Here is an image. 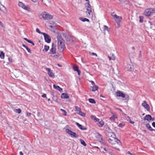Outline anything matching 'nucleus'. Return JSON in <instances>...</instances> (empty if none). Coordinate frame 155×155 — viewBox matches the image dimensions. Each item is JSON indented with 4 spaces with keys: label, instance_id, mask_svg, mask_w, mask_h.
<instances>
[{
    "label": "nucleus",
    "instance_id": "1",
    "mask_svg": "<svg viewBox=\"0 0 155 155\" xmlns=\"http://www.w3.org/2000/svg\"><path fill=\"white\" fill-rule=\"evenodd\" d=\"M85 7L87 8V10L88 11L86 12L87 17H92L93 16L92 9L89 2L85 4Z\"/></svg>",
    "mask_w": 155,
    "mask_h": 155
},
{
    "label": "nucleus",
    "instance_id": "2",
    "mask_svg": "<svg viewBox=\"0 0 155 155\" xmlns=\"http://www.w3.org/2000/svg\"><path fill=\"white\" fill-rule=\"evenodd\" d=\"M155 12L154 8H147L144 11L143 14L146 16H150Z\"/></svg>",
    "mask_w": 155,
    "mask_h": 155
},
{
    "label": "nucleus",
    "instance_id": "3",
    "mask_svg": "<svg viewBox=\"0 0 155 155\" xmlns=\"http://www.w3.org/2000/svg\"><path fill=\"white\" fill-rule=\"evenodd\" d=\"M117 97H121L122 98H125V100L128 101L129 100V97L128 95L126 94H124L120 91H118L116 93Z\"/></svg>",
    "mask_w": 155,
    "mask_h": 155
},
{
    "label": "nucleus",
    "instance_id": "4",
    "mask_svg": "<svg viewBox=\"0 0 155 155\" xmlns=\"http://www.w3.org/2000/svg\"><path fill=\"white\" fill-rule=\"evenodd\" d=\"M65 132L69 135H70L72 138H77L78 137V135L75 132H73L68 129H67L65 130Z\"/></svg>",
    "mask_w": 155,
    "mask_h": 155
},
{
    "label": "nucleus",
    "instance_id": "5",
    "mask_svg": "<svg viewBox=\"0 0 155 155\" xmlns=\"http://www.w3.org/2000/svg\"><path fill=\"white\" fill-rule=\"evenodd\" d=\"M41 16L42 17L45 19L46 20H50L52 18V16L48 14L46 12H44L42 13Z\"/></svg>",
    "mask_w": 155,
    "mask_h": 155
},
{
    "label": "nucleus",
    "instance_id": "6",
    "mask_svg": "<svg viewBox=\"0 0 155 155\" xmlns=\"http://www.w3.org/2000/svg\"><path fill=\"white\" fill-rule=\"evenodd\" d=\"M108 135L109 137H111L114 138V143L116 142L119 145H120L121 144V143L120 141L119 140H118L117 138L116 137L115 134L114 133L112 132L110 133Z\"/></svg>",
    "mask_w": 155,
    "mask_h": 155
},
{
    "label": "nucleus",
    "instance_id": "7",
    "mask_svg": "<svg viewBox=\"0 0 155 155\" xmlns=\"http://www.w3.org/2000/svg\"><path fill=\"white\" fill-rule=\"evenodd\" d=\"M58 49L60 52H62L64 51L65 46L64 42H60L58 43Z\"/></svg>",
    "mask_w": 155,
    "mask_h": 155
},
{
    "label": "nucleus",
    "instance_id": "8",
    "mask_svg": "<svg viewBox=\"0 0 155 155\" xmlns=\"http://www.w3.org/2000/svg\"><path fill=\"white\" fill-rule=\"evenodd\" d=\"M42 34L44 35L45 41L49 43L51 41V38L50 36L47 34L45 33H42Z\"/></svg>",
    "mask_w": 155,
    "mask_h": 155
},
{
    "label": "nucleus",
    "instance_id": "9",
    "mask_svg": "<svg viewBox=\"0 0 155 155\" xmlns=\"http://www.w3.org/2000/svg\"><path fill=\"white\" fill-rule=\"evenodd\" d=\"M134 66L133 64L131 63L130 64H127L125 67V69L128 71H131L134 69Z\"/></svg>",
    "mask_w": 155,
    "mask_h": 155
},
{
    "label": "nucleus",
    "instance_id": "10",
    "mask_svg": "<svg viewBox=\"0 0 155 155\" xmlns=\"http://www.w3.org/2000/svg\"><path fill=\"white\" fill-rule=\"evenodd\" d=\"M114 20L117 23L118 25H119V23L121 21L122 18L121 16H119L117 15L116 14H115L114 15Z\"/></svg>",
    "mask_w": 155,
    "mask_h": 155
},
{
    "label": "nucleus",
    "instance_id": "11",
    "mask_svg": "<svg viewBox=\"0 0 155 155\" xmlns=\"http://www.w3.org/2000/svg\"><path fill=\"white\" fill-rule=\"evenodd\" d=\"M50 54H54L56 53L55 45L53 43L52 45L51 48L50 50Z\"/></svg>",
    "mask_w": 155,
    "mask_h": 155
},
{
    "label": "nucleus",
    "instance_id": "12",
    "mask_svg": "<svg viewBox=\"0 0 155 155\" xmlns=\"http://www.w3.org/2000/svg\"><path fill=\"white\" fill-rule=\"evenodd\" d=\"M95 136L97 140L100 142H101L103 140V136L98 133H96L95 134Z\"/></svg>",
    "mask_w": 155,
    "mask_h": 155
},
{
    "label": "nucleus",
    "instance_id": "13",
    "mask_svg": "<svg viewBox=\"0 0 155 155\" xmlns=\"http://www.w3.org/2000/svg\"><path fill=\"white\" fill-rule=\"evenodd\" d=\"M142 106L145 108L148 111L150 110V107L149 105L147 104L145 101L142 104Z\"/></svg>",
    "mask_w": 155,
    "mask_h": 155
},
{
    "label": "nucleus",
    "instance_id": "14",
    "mask_svg": "<svg viewBox=\"0 0 155 155\" xmlns=\"http://www.w3.org/2000/svg\"><path fill=\"white\" fill-rule=\"evenodd\" d=\"M46 70L48 71V74L50 77H52L53 78L55 76L54 73L52 72L50 68H46Z\"/></svg>",
    "mask_w": 155,
    "mask_h": 155
},
{
    "label": "nucleus",
    "instance_id": "15",
    "mask_svg": "<svg viewBox=\"0 0 155 155\" xmlns=\"http://www.w3.org/2000/svg\"><path fill=\"white\" fill-rule=\"evenodd\" d=\"M76 124L77 126L81 130H85L87 129V128L84 127L82 125L80 124L79 123L76 122Z\"/></svg>",
    "mask_w": 155,
    "mask_h": 155
},
{
    "label": "nucleus",
    "instance_id": "16",
    "mask_svg": "<svg viewBox=\"0 0 155 155\" xmlns=\"http://www.w3.org/2000/svg\"><path fill=\"white\" fill-rule=\"evenodd\" d=\"M63 35L65 37L66 40L68 41H70L71 40V37L69 35L63 33Z\"/></svg>",
    "mask_w": 155,
    "mask_h": 155
},
{
    "label": "nucleus",
    "instance_id": "17",
    "mask_svg": "<svg viewBox=\"0 0 155 155\" xmlns=\"http://www.w3.org/2000/svg\"><path fill=\"white\" fill-rule=\"evenodd\" d=\"M97 122L98 123H97V126L100 127H103V126L104 125V122L102 120H99V121H97Z\"/></svg>",
    "mask_w": 155,
    "mask_h": 155
},
{
    "label": "nucleus",
    "instance_id": "18",
    "mask_svg": "<svg viewBox=\"0 0 155 155\" xmlns=\"http://www.w3.org/2000/svg\"><path fill=\"white\" fill-rule=\"evenodd\" d=\"M57 39L58 40V43L62 42H64V41L62 38L61 36L60 35H58L57 36Z\"/></svg>",
    "mask_w": 155,
    "mask_h": 155
},
{
    "label": "nucleus",
    "instance_id": "19",
    "mask_svg": "<svg viewBox=\"0 0 155 155\" xmlns=\"http://www.w3.org/2000/svg\"><path fill=\"white\" fill-rule=\"evenodd\" d=\"M73 68L74 71L77 72L78 75H79L80 74V71L79 70L78 66L77 65L74 66L73 67Z\"/></svg>",
    "mask_w": 155,
    "mask_h": 155
},
{
    "label": "nucleus",
    "instance_id": "20",
    "mask_svg": "<svg viewBox=\"0 0 155 155\" xmlns=\"http://www.w3.org/2000/svg\"><path fill=\"white\" fill-rule=\"evenodd\" d=\"M144 119L145 120L147 121H150L152 120V117L149 114L147 115L144 117Z\"/></svg>",
    "mask_w": 155,
    "mask_h": 155
},
{
    "label": "nucleus",
    "instance_id": "21",
    "mask_svg": "<svg viewBox=\"0 0 155 155\" xmlns=\"http://www.w3.org/2000/svg\"><path fill=\"white\" fill-rule=\"evenodd\" d=\"M90 117L95 122L99 121L100 120V119L97 118L95 116L91 115Z\"/></svg>",
    "mask_w": 155,
    "mask_h": 155
},
{
    "label": "nucleus",
    "instance_id": "22",
    "mask_svg": "<svg viewBox=\"0 0 155 155\" xmlns=\"http://www.w3.org/2000/svg\"><path fill=\"white\" fill-rule=\"evenodd\" d=\"M124 118L127 121H129L130 124H134V122L131 121L130 117L127 115Z\"/></svg>",
    "mask_w": 155,
    "mask_h": 155
},
{
    "label": "nucleus",
    "instance_id": "23",
    "mask_svg": "<svg viewBox=\"0 0 155 155\" xmlns=\"http://www.w3.org/2000/svg\"><path fill=\"white\" fill-rule=\"evenodd\" d=\"M53 87L54 89L58 90L60 92H61L62 91V88L60 87L59 86L56 85L54 84Z\"/></svg>",
    "mask_w": 155,
    "mask_h": 155
},
{
    "label": "nucleus",
    "instance_id": "24",
    "mask_svg": "<svg viewBox=\"0 0 155 155\" xmlns=\"http://www.w3.org/2000/svg\"><path fill=\"white\" fill-rule=\"evenodd\" d=\"M146 126L149 130L151 131H155V130L153 129L149 124H146Z\"/></svg>",
    "mask_w": 155,
    "mask_h": 155
},
{
    "label": "nucleus",
    "instance_id": "25",
    "mask_svg": "<svg viewBox=\"0 0 155 155\" xmlns=\"http://www.w3.org/2000/svg\"><path fill=\"white\" fill-rule=\"evenodd\" d=\"M69 97L67 94L64 93L61 94V97L62 98H68Z\"/></svg>",
    "mask_w": 155,
    "mask_h": 155
},
{
    "label": "nucleus",
    "instance_id": "26",
    "mask_svg": "<svg viewBox=\"0 0 155 155\" xmlns=\"http://www.w3.org/2000/svg\"><path fill=\"white\" fill-rule=\"evenodd\" d=\"M22 46L24 47L27 51L30 53H31V51L30 48H28L24 44L22 45Z\"/></svg>",
    "mask_w": 155,
    "mask_h": 155
},
{
    "label": "nucleus",
    "instance_id": "27",
    "mask_svg": "<svg viewBox=\"0 0 155 155\" xmlns=\"http://www.w3.org/2000/svg\"><path fill=\"white\" fill-rule=\"evenodd\" d=\"M107 140L109 143H110L112 144H115L114 140V138H113L112 139L109 138L107 139Z\"/></svg>",
    "mask_w": 155,
    "mask_h": 155
},
{
    "label": "nucleus",
    "instance_id": "28",
    "mask_svg": "<svg viewBox=\"0 0 155 155\" xmlns=\"http://www.w3.org/2000/svg\"><path fill=\"white\" fill-rule=\"evenodd\" d=\"M79 19L83 22H89V20L87 18H80Z\"/></svg>",
    "mask_w": 155,
    "mask_h": 155
},
{
    "label": "nucleus",
    "instance_id": "29",
    "mask_svg": "<svg viewBox=\"0 0 155 155\" xmlns=\"http://www.w3.org/2000/svg\"><path fill=\"white\" fill-rule=\"evenodd\" d=\"M98 87L96 85H94L92 87L91 91H94L98 89Z\"/></svg>",
    "mask_w": 155,
    "mask_h": 155
},
{
    "label": "nucleus",
    "instance_id": "30",
    "mask_svg": "<svg viewBox=\"0 0 155 155\" xmlns=\"http://www.w3.org/2000/svg\"><path fill=\"white\" fill-rule=\"evenodd\" d=\"M0 57L2 59H3L5 57V54L4 52L0 51Z\"/></svg>",
    "mask_w": 155,
    "mask_h": 155
},
{
    "label": "nucleus",
    "instance_id": "31",
    "mask_svg": "<svg viewBox=\"0 0 155 155\" xmlns=\"http://www.w3.org/2000/svg\"><path fill=\"white\" fill-rule=\"evenodd\" d=\"M21 8H23V9H24L25 10H26L27 11H28L29 9V8H28V5L26 6L24 4V5H23V6Z\"/></svg>",
    "mask_w": 155,
    "mask_h": 155
},
{
    "label": "nucleus",
    "instance_id": "32",
    "mask_svg": "<svg viewBox=\"0 0 155 155\" xmlns=\"http://www.w3.org/2000/svg\"><path fill=\"white\" fill-rule=\"evenodd\" d=\"M88 100H89V102H90V103H93V104H95L96 103L95 100L93 99L89 98L88 99Z\"/></svg>",
    "mask_w": 155,
    "mask_h": 155
},
{
    "label": "nucleus",
    "instance_id": "33",
    "mask_svg": "<svg viewBox=\"0 0 155 155\" xmlns=\"http://www.w3.org/2000/svg\"><path fill=\"white\" fill-rule=\"evenodd\" d=\"M80 141L81 142V143L82 145H83L84 146H86V144L85 143L84 140H83L82 139H80Z\"/></svg>",
    "mask_w": 155,
    "mask_h": 155
},
{
    "label": "nucleus",
    "instance_id": "34",
    "mask_svg": "<svg viewBox=\"0 0 155 155\" xmlns=\"http://www.w3.org/2000/svg\"><path fill=\"white\" fill-rule=\"evenodd\" d=\"M78 114L83 117H85V113L82 112L81 111L78 113Z\"/></svg>",
    "mask_w": 155,
    "mask_h": 155
},
{
    "label": "nucleus",
    "instance_id": "35",
    "mask_svg": "<svg viewBox=\"0 0 155 155\" xmlns=\"http://www.w3.org/2000/svg\"><path fill=\"white\" fill-rule=\"evenodd\" d=\"M15 112L18 114H20L21 112V110L20 109H16L15 110Z\"/></svg>",
    "mask_w": 155,
    "mask_h": 155
},
{
    "label": "nucleus",
    "instance_id": "36",
    "mask_svg": "<svg viewBox=\"0 0 155 155\" xmlns=\"http://www.w3.org/2000/svg\"><path fill=\"white\" fill-rule=\"evenodd\" d=\"M49 49V47L48 46L45 45L44 46V49L46 52H47Z\"/></svg>",
    "mask_w": 155,
    "mask_h": 155
},
{
    "label": "nucleus",
    "instance_id": "37",
    "mask_svg": "<svg viewBox=\"0 0 155 155\" xmlns=\"http://www.w3.org/2000/svg\"><path fill=\"white\" fill-rule=\"evenodd\" d=\"M75 109L76 111H78L79 112L81 111V109L78 106L75 107Z\"/></svg>",
    "mask_w": 155,
    "mask_h": 155
},
{
    "label": "nucleus",
    "instance_id": "38",
    "mask_svg": "<svg viewBox=\"0 0 155 155\" xmlns=\"http://www.w3.org/2000/svg\"><path fill=\"white\" fill-rule=\"evenodd\" d=\"M117 117L115 115H113L110 118V120H115V119H117Z\"/></svg>",
    "mask_w": 155,
    "mask_h": 155
},
{
    "label": "nucleus",
    "instance_id": "39",
    "mask_svg": "<svg viewBox=\"0 0 155 155\" xmlns=\"http://www.w3.org/2000/svg\"><path fill=\"white\" fill-rule=\"evenodd\" d=\"M24 4L23 3V2H19L18 3V6L21 8H22Z\"/></svg>",
    "mask_w": 155,
    "mask_h": 155
},
{
    "label": "nucleus",
    "instance_id": "40",
    "mask_svg": "<svg viewBox=\"0 0 155 155\" xmlns=\"http://www.w3.org/2000/svg\"><path fill=\"white\" fill-rule=\"evenodd\" d=\"M61 110L63 113L64 115L65 116L66 115L67 112L65 110L63 109H61Z\"/></svg>",
    "mask_w": 155,
    "mask_h": 155
},
{
    "label": "nucleus",
    "instance_id": "41",
    "mask_svg": "<svg viewBox=\"0 0 155 155\" xmlns=\"http://www.w3.org/2000/svg\"><path fill=\"white\" fill-rule=\"evenodd\" d=\"M140 22V23H142L143 22V17L142 16H140L139 17Z\"/></svg>",
    "mask_w": 155,
    "mask_h": 155
},
{
    "label": "nucleus",
    "instance_id": "42",
    "mask_svg": "<svg viewBox=\"0 0 155 155\" xmlns=\"http://www.w3.org/2000/svg\"><path fill=\"white\" fill-rule=\"evenodd\" d=\"M104 29L105 30H107L108 31H109L108 27L106 25L104 26Z\"/></svg>",
    "mask_w": 155,
    "mask_h": 155
},
{
    "label": "nucleus",
    "instance_id": "43",
    "mask_svg": "<svg viewBox=\"0 0 155 155\" xmlns=\"http://www.w3.org/2000/svg\"><path fill=\"white\" fill-rule=\"evenodd\" d=\"M36 31L39 34H42V33H44V32H41L39 29L38 28H36Z\"/></svg>",
    "mask_w": 155,
    "mask_h": 155
},
{
    "label": "nucleus",
    "instance_id": "44",
    "mask_svg": "<svg viewBox=\"0 0 155 155\" xmlns=\"http://www.w3.org/2000/svg\"><path fill=\"white\" fill-rule=\"evenodd\" d=\"M24 39L26 41H27V42H28V43H31V41L28 39L27 38H24Z\"/></svg>",
    "mask_w": 155,
    "mask_h": 155
},
{
    "label": "nucleus",
    "instance_id": "45",
    "mask_svg": "<svg viewBox=\"0 0 155 155\" xmlns=\"http://www.w3.org/2000/svg\"><path fill=\"white\" fill-rule=\"evenodd\" d=\"M90 54L91 55L95 56L96 57L97 56V54L91 52L90 53Z\"/></svg>",
    "mask_w": 155,
    "mask_h": 155
},
{
    "label": "nucleus",
    "instance_id": "46",
    "mask_svg": "<svg viewBox=\"0 0 155 155\" xmlns=\"http://www.w3.org/2000/svg\"><path fill=\"white\" fill-rule=\"evenodd\" d=\"M124 126V125L123 124H122V123H120L119 125V126L120 127H123Z\"/></svg>",
    "mask_w": 155,
    "mask_h": 155
},
{
    "label": "nucleus",
    "instance_id": "47",
    "mask_svg": "<svg viewBox=\"0 0 155 155\" xmlns=\"http://www.w3.org/2000/svg\"><path fill=\"white\" fill-rule=\"evenodd\" d=\"M31 114L30 113L27 112L26 114V115L27 117H29Z\"/></svg>",
    "mask_w": 155,
    "mask_h": 155
},
{
    "label": "nucleus",
    "instance_id": "48",
    "mask_svg": "<svg viewBox=\"0 0 155 155\" xmlns=\"http://www.w3.org/2000/svg\"><path fill=\"white\" fill-rule=\"evenodd\" d=\"M41 96L45 98L46 97V94H44L42 95Z\"/></svg>",
    "mask_w": 155,
    "mask_h": 155
},
{
    "label": "nucleus",
    "instance_id": "49",
    "mask_svg": "<svg viewBox=\"0 0 155 155\" xmlns=\"http://www.w3.org/2000/svg\"><path fill=\"white\" fill-rule=\"evenodd\" d=\"M122 113V114L123 116H124V117L126 116L127 115V114H125L124 113L123 111L122 112H121Z\"/></svg>",
    "mask_w": 155,
    "mask_h": 155
},
{
    "label": "nucleus",
    "instance_id": "50",
    "mask_svg": "<svg viewBox=\"0 0 155 155\" xmlns=\"http://www.w3.org/2000/svg\"><path fill=\"white\" fill-rule=\"evenodd\" d=\"M127 153L128 154H130V155H134L133 154H132V153H130V152L129 151H128L127 152Z\"/></svg>",
    "mask_w": 155,
    "mask_h": 155
},
{
    "label": "nucleus",
    "instance_id": "51",
    "mask_svg": "<svg viewBox=\"0 0 155 155\" xmlns=\"http://www.w3.org/2000/svg\"><path fill=\"white\" fill-rule=\"evenodd\" d=\"M116 110H119V111H120L121 112H122V110L120 109V108H116Z\"/></svg>",
    "mask_w": 155,
    "mask_h": 155
},
{
    "label": "nucleus",
    "instance_id": "52",
    "mask_svg": "<svg viewBox=\"0 0 155 155\" xmlns=\"http://www.w3.org/2000/svg\"><path fill=\"white\" fill-rule=\"evenodd\" d=\"M152 125L153 127L155 128V122H154L152 123Z\"/></svg>",
    "mask_w": 155,
    "mask_h": 155
},
{
    "label": "nucleus",
    "instance_id": "53",
    "mask_svg": "<svg viewBox=\"0 0 155 155\" xmlns=\"http://www.w3.org/2000/svg\"><path fill=\"white\" fill-rule=\"evenodd\" d=\"M91 84L92 85H93V86L95 85V83L93 81H91Z\"/></svg>",
    "mask_w": 155,
    "mask_h": 155
},
{
    "label": "nucleus",
    "instance_id": "54",
    "mask_svg": "<svg viewBox=\"0 0 155 155\" xmlns=\"http://www.w3.org/2000/svg\"><path fill=\"white\" fill-rule=\"evenodd\" d=\"M30 43L33 46H34L35 45L34 43L32 41H31V43Z\"/></svg>",
    "mask_w": 155,
    "mask_h": 155
},
{
    "label": "nucleus",
    "instance_id": "55",
    "mask_svg": "<svg viewBox=\"0 0 155 155\" xmlns=\"http://www.w3.org/2000/svg\"><path fill=\"white\" fill-rule=\"evenodd\" d=\"M30 43L33 46H34L35 45L34 43L32 41H31V43Z\"/></svg>",
    "mask_w": 155,
    "mask_h": 155
},
{
    "label": "nucleus",
    "instance_id": "56",
    "mask_svg": "<svg viewBox=\"0 0 155 155\" xmlns=\"http://www.w3.org/2000/svg\"><path fill=\"white\" fill-rule=\"evenodd\" d=\"M30 43L33 46H34L35 45L34 43L32 41H31V43Z\"/></svg>",
    "mask_w": 155,
    "mask_h": 155
},
{
    "label": "nucleus",
    "instance_id": "57",
    "mask_svg": "<svg viewBox=\"0 0 155 155\" xmlns=\"http://www.w3.org/2000/svg\"><path fill=\"white\" fill-rule=\"evenodd\" d=\"M30 43L33 46H34L35 45L34 43L32 41H31V43Z\"/></svg>",
    "mask_w": 155,
    "mask_h": 155
},
{
    "label": "nucleus",
    "instance_id": "58",
    "mask_svg": "<svg viewBox=\"0 0 155 155\" xmlns=\"http://www.w3.org/2000/svg\"><path fill=\"white\" fill-rule=\"evenodd\" d=\"M19 154L20 155H23V153L22 151L20 152Z\"/></svg>",
    "mask_w": 155,
    "mask_h": 155
},
{
    "label": "nucleus",
    "instance_id": "59",
    "mask_svg": "<svg viewBox=\"0 0 155 155\" xmlns=\"http://www.w3.org/2000/svg\"><path fill=\"white\" fill-rule=\"evenodd\" d=\"M0 25L1 26H3V24L2 23V22L0 21Z\"/></svg>",
    "mask_w": 155,
    "mask_h": 155
},
{
    "label": "nucleus",
    "instance_id": "60",
    "mask_svg": "<svg viewBox=\"0 0 155 155\" xmlns=\"http://www.w3.org/2000/svg\"><path fill=\"white\" fill-rule=\"evenodd\" d=\"M57 65L59 67H62V65H61L60 64H57Z\"/></svg>",
    "mask_w": 155,
    "mask_h": 155
},
{
    "label": "nucleus",
    "instance_id": "61",
    "mask_svg": "<svg viewBox=\"0 0 155 155\" xmlns=\"http://www.w3.org/2000/svg\"><path fill=\"white\" fill-rule=\"evenodd\" d=\"M103 150L106 151H107V150L105 148H104Z\"/></svg>",
    "mask_w": 155,
    "mask_h": 155
},
{
    "label": "nucleus",
    "instance_id": "62",
    "mask_svg": "<svg viewBox=\"0 0 155 155\" xmlns=\"http://www.w3.org/2000/svg\"><path fill=\"white\" fill-rule=\"evenodd\" d=\"M155 119V117H153V118H152V120H152V121L154 120Z\"/></svg>",
    "mask_w": 155,
    "mask_h": 155
},
{
    "label": "nucleus",
    "instance_id": "63",
    "mask_svg": "<svg viewBox=\"0 0 155 155\" xmlns=\"http://www.w3.org/2000/svg\"><path fill=\"white\" fill-rule=\"evenodd\" d=\"M148 23L150 24V25H152V24H151V22H150V21H148Z\"/></svg>",
    "mask_w": 155,
    "mask_h": 155
},
{
    "label": "nucleus",
    "instance_id": "64",
    "mask_svg": "<svg viewBox=\"0 0 155 155\" xmlns=\"http://www.w3.org/2000/svg\"><path fill=\"white\" fill-rule=\"evenodd\" d=\"M37 0H32V1H33V2H36Z\"/></svg>",
    "mask_w": 155,
    "mask_h": 155
}]
</instances>
